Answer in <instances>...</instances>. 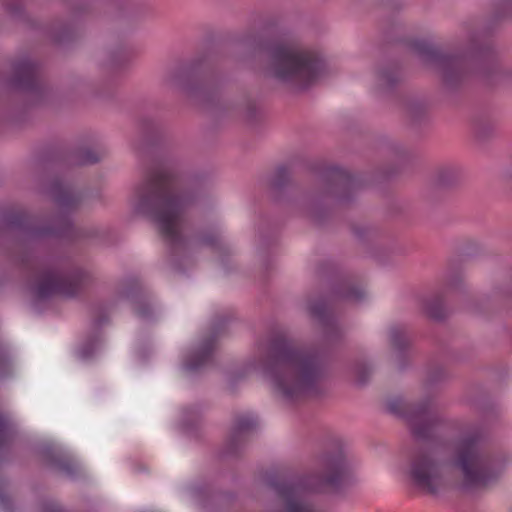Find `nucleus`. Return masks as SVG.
<instances>
[{
    "mask_svg": "<svg viewBox=\"0 0 512 512\" xmlns=\"http://www.w3.org/2000/svg\"><path fill=\"white\" fill-rule=\"evenodd\" d=\"M512 14V1L496 3L492 20L470 18L461 25V35L453 51H441L435 44L418 39V67L435 69L443 84L453 89L459 86L470 73H475L488 84L512 82V67L498 63L486 37L492 30V23Z\"/></svg>",
    "mask_w": 512,
    "mask_h": 512,
    "instance_id": "nucleus-1",
    "label": "nucleus"
},
{
    "mask_svg": "<svg viewBox=\"0 0 512 512\" xmlns=\"http://www.w3.org/2000/svg\"><path fill=\"white\" fill-rule=\"evenodd\" d=\"M259 351V366L285 400L297 401L321 392L324 369L316 349L301 347L277 333L265 347L261 344Z\"/></svg>",
    "mask_w": 512,
    "mask_h": 512,
    "instance_id": "nucleus-2",
    "label": "nucleus"
},
{
    "mask_svg": "<svg viewBox=\"0 0 512 512\" xmlns=\"http://www.w3.org/2000/svg\"><path fill=\"white\" fill-rule=\"evenodd\" d=\"M135 210L150 217L158 226L163 239L171 246L184 243L183 231L189 197L181 180L168 166L151 167L132 197Z\"/></svg>",
    "mask_w": 512,
    "mask_h": 512,
    "instance_id": "nucleus-3",
    "label": "nucleus"
},
{
    "mask_svg": "<svg viewBox=\"0 0 512 512\" xmlns=\"http://www.w3.org/2000/svg\"><path fill=\"white\" fill-rule=\"evenodd\" d=\"M272 74L285 82L306 87L322 77L325 63L320 55L293 42L279 41L269 48Z\"/></svg>",
    "mask_w": 512,
    "mask_h": 512,
    "instance_id": "nucleus-4",
    "label": "nucleus"
},
{
    "mask_svg": "<svg viewBox=\"0 0 512 512\" xmlns=\"http://www.w3.org/2000/svg\"><path fill=\"white\" fill-rule=\"evenodd\" d=\"M453 466L462 476L460 489L470 491L497 480L504 470L505 461L500 456L484 452L478 435H471L459 442Z\"/></svg>",
    "mask_w": 512,
    "mask_h": 512,
    "instance_id": "nucleus-5",
    "label": "nucleus"
},
{
    "mask_svg": "<svg viewBox=\"0 0 512 512\" xmlns=\"http://www.w3.org/2000/svg\"><path fill=\"white\" fill-rule=\"evenodd\" d=\"M441 423L438 410L431 399L418 403V443L428 442L434 446L437 443V431ZM441 485V475L438 464L431 456L418 455V489L435 495Z\"/></svg>",
    "mask_w": 512,
    "mask_h": 512,
    "instance_id": "nucleus-6",
    "label": "nucleus"
},
{
    "mask_svg": "<svg viewBox=\"0 0 512 512\" xmlns=\"http://www.w3.org/2000/svg\"><path fill=\"white\" fill-rule=\"evenodd\" d=\"M345 479L344 465L342 462L331 465L321 475H311L298 483L285 482L277 485L278 494L286 504L287 512H317L314 507L304 501L303 494L310 492L337 491Z\"/></svg>",
    "mask_w": 512,
    "mask_h": 512,
    "instance_id": "nucleus-7",
    "label": "nucleus"
},
{
    "mask_svg": "<svg viewBox=\"0 0 512 512\" xmlns=\"http://www.w3.org/2000/svg\"><path fill=\"white\" fill-rule=\"evenodd\" d=\"M85 281L86 274L79 268L63 271L50 266H39L33 273L32 290L39 299L56 295L74 296Z\"/></svg>",
    "mask_w": 512,
    "mask_h": 512,
    "instance_id": "nucleus-8",
    "label": "nucleus"
},
{
    "mask_svg": "<svg viewBox=\"0 0 512 512\" xmlns=\"http://www.w3.org/2000/svg\"><path fill=\"white\" fill-rule=\"evenodd\" d=\"M12 86L15 89L39 93L42 89L39 66L30 57H24L13 65Z\"/></svg>",
    "mask_w": 512,
    "mask_h": 512,
    "instance_id": "nucleus-9",
    "label": "nucleus"
},
{
    "mask_svg": "<svg viewBox=\"0 0 512 512\" xmlns=\"http://www.w3.org/2000/svg\"><path fill=\"white\" fill-rule=\"evenodd\" d=\"M388 408L391 413L408 424L412 435L416 434V410L413 403L402 397H397L389 401Z\"/></svg>",
    "mask_w": 512,
    "mask_h": 512,
    "instance_id": "nucleus-10",
    "label": "nucleus"
},
{
    "mask_svg": "<svg viewBox=\"0 0 512 512\" xmlns=\"http://www.w3.org/2000/svg\"><path fill=\"white\" fill-rule=\"evenodd\" d=\"M460 169L454 165L438 168L434 175L433 185L436 189L446 190L456 187L460 182Z\"/></svg>",
    "mask_w": 512,
    "mask_h": 512,
    "instance_id": "nucleus-11",
    "label": "nucleus"
},
{
    "mask_svg": "<svg viewBox=\"0 0 512 512\" xmlns=\"http://www.w3.org/2000/svg\"><path fill=\"white\" fill-rule=\"evenodd\" d=\"M214 348V339H207L199 350L188 356L185 362L186 368L196 370L204 366L211 359Z\"/></svg>",
    "mask_w": 512,
    "mask_h": 512,
    "instance_id": "nucleus-12",
    "label": "nucleus"
},
{
    "mask_svg": "<svg viewBox=\"0 0 512 512\" xmlns=\"http://www.w3.org/2000/svg\"><path fill=\"white\" fill-rule=\"evenodd\" d=\"M444 285L449 291H460L463 289L464 281L460 269V262L457 259H452L448 262Z\"/></svg>",
    "mask_w": 512,
    "mask_h": 512,
    "instance_id": "nucleus-13",
    "label": "nucleus"
},
{
    "mask_svg": "<svg viewBox=\"0 0 512 512\" xmlns=\"http://www.w3.org/2000/svg\"><path fill=\"white\" fill-rule=\"evenodd\" d=\"M55 201L62 207H74L78 203V196L68 186H57L54 193Z\"/></svg>",
    "mask_w": 512,
    "mask_h": 512,
    "instance_id": "nucleus-14",
    "label": "nucleus"
},
{
    "mask_svg": "<svg viewBox=\"0 0 512 512\" xmlns=\"http://www.w3.org/2000/svg\"><path fill=\"white\" fill-rule=\"evenodd\" d=\"M427 315L436 320L441 321L448 315L447 309L443 305L441 298H435L426 305Z\"/></svg>",
    "mask_w": 512,
    "mask_h": 512,
    "instance_id": "nucleus-15",
    "label": "nucleus"
},
{
    "mask_svg": "<svg viewBox=\"0 0 512 512\" xmlns=\"http://www.w3.org/2000/svg\"><path fill=\"white\" fill-rule=\"evenodd\" d=\"M256 423V419L251 415L239 417L234 428V437L240 438L243 434L252 430Z\"/></svg>",
    "mask_w": 512,
    "mask_h": 512,
    "instance_id": "nucleus-16",
    "label": "nucleus"
},
{
    "mask_svg": "<svg viewBox=\"0 0 512 512\" xmlns=\"http://www.w3.org/2000/svg\"><path fill=\"white\" fill-rule=\"evenodd\" d=\"M309 310L314 317L318 318L322 322L328 320L330 316L329 309L323 301L310 305Z\"/></svg>",
    "mask_w": 512,
    "mask_h": 512,
    "instance_id": "nucleus-17",
    "label": "nucleus"
},
{
    "mask_svg": "<svg viewBox=\"0 0 512 512\" xmlns=\"http://www.w3.org/2000/svg\"><path fill=\"white\" fill-rule=\"evenodd\" d=\"M331 174L333 179L338 183L347 185L351 182V175L344 169L333 168Z\"/></svg>",
    "mask_w": 512,
    "mask_h": 512,
    "instance_id": "nucleus-18",
    "label": "nucleus"
},
{
    "mask_svg": "<svg viewBox=\"0 0 512 512\" xmlns=\"http://www.w3.org/2000/svg\"><path fill=\"white\" fill-rule=\"evenodd\" d=\"M10 434L11 431L7 419L0 415V445L9 439Z\"/></svg>",
    "mask_w": 512,
    "mask_h": 512,
    "instance_id": "nucleus-19",
    "label": "nucleus"
},
{
    "mask_svg": "<svg viewBox=\"0 0 512 512\" xmlns=\"http://www.w3.org/2000/svg\"><path fill=\"white\" fill-rule=\"evenodd\" d=\"M2 6L10 13H17L21 8V0H3Z\"/></svg>",
    "mask_w": 512,
    "mask_h": 512,
    "instance_id": "nucleus-20",
    "label": "nucleus"
},
{
    "mask_svg": "<svg viewBox=\"0 0 512 512\" xmlns=\"http://www.w3.org/2000/svg\"><path fill=\"white\" fill-rule=\"evenodd\" d=\"M364 291L359 286H352L346 292L345 297L351 300H359L363 297Z\"/></svg>",
    "mask_w": 512,
    "mask_h": 512,
    "instance_id": "nucleus-21",
    "label": "nucleus"
},
{
    "mask_svg": "<svg viewBox=\"0 0 512 512\" xmlns=\"http://www.w3.org/2000/svg\"><path fill=\"white\" fill-rule=\"evenodd\" d=\"M391 340L395 346H398L400 348L404 347L406 344V337L401 331L393 330L391 332Z\"/></svg>",
    "mask_w": 512,
    "mask_h": 512,
    "instance_id": "nucleus-22",
    "label": "nucleus"
},
{
    "mask_svg": "<svg viewBox=\"0 0 512 512\" xmlns=\"http://www.w3.org/2000/svg\"><path fill=\"white\" fill-rule=\"evenodd\" d=\"M444 376V372L441 368H436L435 371H433L432 373L429 374L428 376V384H434L436 382H438L439 380L442 379V377Z\"/></svg>",
    "mask_w": 512,
    "mask_h": 512,
    "instance_id": "nucleus-23",
    "label": "nucleus"
},
{
    "mask_svg": "<svg viewBox=\"0 0 512 512\" xmlns=\"http://www.w3.org/2000/svg\"><path fill=\"white\" fill-rule=\"evenodd\" d=\"M98 160H99V157L94 152L88 151L83 162L94 163V162H97Z\"/></svg>",
    "mask_w": 512,
    "mask_h": 512,
    "instance_id": "nucleus-24",
    "label": "nucleus"
},
{
    "mask_svg": "<svg viewBox=\"0 0 512 512\" xmlns=\"http://www.w3.org/2000/svg\"><path fill=\"white\" fill-rule=\"evenodd\" d=\"M409 480L411 483L416 482V465L413 463L411 464L409 469Z\"/></svg>",
    "mask_w": 512,
    "mask_h": 512,
    "instance_id": "nucleus-25",
    "label": "nucleus"
},
{
    "mask_svg": "<svg viewBox=\"0 0 512 512\" xmlns=\"http://www.w3.org/2000/svg\"><path fill=\"white\" fill-rule=\"evenodd\" d=\"M137 313H138L140 316H142V317H146V316L148 315V311H147V309H141V308H139V309H138V311H137Z\"/></svg>",
    "mask_w": 512,
    "mask_h": 512,
    "instance_id": "nucleus-26",
    "label": "nucleus"
},
{
    "mask_svg": "<svg viewBox=\"0 0 512 512\" xmlns=\"http://www.w3.org/2000/svg\"><path fill=\"white\" fill-rule=\"evenodd\" d=\"M475 132H476V134H477V136H478L479 138H481V137H483V136H484V135L482 134L481 127H480L479 125H477V126L475 127Z\"/></svg>",
    "mask_w": 512,
    "mask_h": 512,
    "instance_id": "nucleus-27",
    "label": "nucleus"
},
{
    "mask_svg": "<svg viewBox=\"0 0 512 512\" xmlns=\"http://www.w3.org/2000/svg\"><path fill=\"white\" fill-rule=\"evenodd\" d=\"M286 173H287V171H286L285 168L281 167V168L278 169V174H279L280 177L285 176Z\"/></svg>",
    "mask_w": 512,
    "mask_h": 512,
    "instance_id": "nucleus-28",
    "label": "nucleus"
},
{
    "mask_svg": "<svg viewBox=\"0 0 512 512\" xmlns=\"http://www.w3.org/2000/svg\"><path fill=\"white\" fill-rule=\"evenodd\" d=\"M6 359V355L2 348L0 347V362L4 361Z\"/></svg>",
    "mask_w": 512,
    "mask_h": 512,
    "instance_id": "nucleus-29",
    "label": "nucleus"
},
{
    "mask_svg": "<svg viewBox=\"0 0 512 512\" xmlns=\"http://www.w3.org/2000/svg\"><path fill=\"white\" fill-rule=\"evenodd\" d=\"M83 356H84V357H87V356H88V353H87V352H83Z\"/></svg>",
    "mask_w": 512,
    "mask_h": 512,
    "instance_id": "nucleus-30",
    "label": "nucleus"
},
{
    "mask_svg": "<svg viewBox=\"0 0 512 512\" xmlns=\"http://www.w3.org/2000/svg\"><path fill=\"white\" fill-rule=\"evenodd\" d=\"M417 119H418V121L420 120V114L419 113H418Z\"/></svg>",
    "mask_w": 512,
    "mask_h": 512,
    "instance_id": "nucleus-31",
    "label": "nucleus"
}]
</instances>
